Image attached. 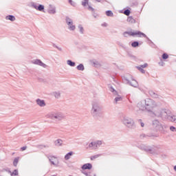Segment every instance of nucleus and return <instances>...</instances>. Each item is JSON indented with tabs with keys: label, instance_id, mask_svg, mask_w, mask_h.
Instances as JSON below:
<instances>
[{
	"label": "nucleus",
	"instance_id": "1",
	"mask_svg": "<svg viewBox=\"0 0 176 176\" xmlns=\"http://www.w3.org/2000/svg\"><path fill=\"white\" fill-rule=\"evenodd\" d=\"M91 115L93 118H101L102 116V111L101 106L97 102L92 103V108L91 109Z\"/></svg>",
	"mask_w": 176,
	"mask_h": 176
},
{
	"label": "nucleus",
	"instance_id": "2",
	"mask_svg": "<svg viewBox=\"0 0 176 176\" xmlns=\"http://www.w3.org/2000/svg\"><path fill=\"white\" fill-rule=\"evenodd\" d=\"M47 118L52 120H55V122H61L65 119V115L61 111H52L47 114Z\"/></svg>",
	"mask_w": 176,
	"mask_h": 176
},
{
	"label": "nucleus",
	"instance_id": "3",
	"mask_svg": "<svg viewBox=\"0 0 176 176\" xmlns=\"http://www.w3.org/2000/svg\"><path fill=\"white\" fill-rule=\"evenodd\" d=\"M157 118H162V119H168L171 115V111L168 109H162L154 112Z\"/></svg>",
	"mask_w": 176,
	"mask_h": 176
},
{
	"label": "nucleus",
	"instance_id": "4",
	"mask_svg": "<svg viewBox=\"0 0 176 176\" xmlns=\"http://www.w3.org/2000/svg\"><path fill=\"white\" fill-rule=\"evenodd\" d=\"M123 125L126 126L128 129H135V122L133 118L124 116L121 120Z\"/></svg>",
	"mask_w": 176,
	"mask_h": 176
},
{
	"label": "nucleus",
	"instance_id": "5",
	"mask_svg": "<svg viewBox=\"0 0 176 176\" xmlns=\"http://www.w3.org/2000/svg\"><path fill=\"white\" fill-rule=\"evenodd\" d=\"M144 104L146 106V111L147 112H153V109L157 107L156 102L151 98H146L144 100Z\"/></svg>",
	"mask_w": 176,
	"mask_h": 176
},
{
	"label": "nucleus",
	"instance_id": "6",
	"mask_svg": "<svg viewBox=\"0 0 176 176\" xmlns=\"http://www.w3.org/2000/svg\"><path fill=\"white\" fill-rule=\"evenodd\" d=\"M138 148L139 149H141V151H144V152H147L148 153H151V155H155L156 153V151L153 149L154 148H157L159 149L158 146H153V147H151V146H146L144 144H139L138 146Z\"/></svg>",
	"mask_w": 176,
	"mask_h": 176
},
{
	"label": "nucleus",
	"instance_id": "7",
	"mask_svg": "<svg viewBox=\"0 0 176 176\" xmlns=\"http://www.w3.org/2000/svg\"><path fill=\"white\" fill-rule=\"evenodd\" d=\"M123 35H124V36L125 38H127L129 36H135V35H138V36L140 38H141V35H142V36L144 38H146L148 39V38L146 36V34L141 32L140 31H137V32H124Z\"/></svg>",
	"mask_w": 176,
	"mask_h": 176
},
{
	"label": "nucleus",
	"instance_id": "8",
	"mask_svg": "<svg viewBox=\"0 0 176 176\" xmlns=\"http://www.w3.org/2000/svg\"><path fill=\"white\" fill-rule=\"evenodd\" d=\"M131 79L132 82L130 81V80H129L127 77H122V80L124 83H125L126 85H129V86H132V87H138V82H137V80L133 78V77H131Z\"/></svg>",
	"mask_w": 176,
	"mask_h": 176
},
{
	"label": "nucleus",
	"instance_id": "9",
	"mask_svg": "<svg viewBox=\"0 0 176 176\" xmlns=\"http://www.w3.org/2000/svg\"><path fill=\"white\" fill-rule=\"evenodd\" d=\"M66 24L68 25L69 31H75L76 27L74 25V21L69 16L65 17Z\"/></svg>",
	"mask_w": 176,
	"mask_h": 176
},
{
	"label": "nucleus",
	"instance_id": "10",
	"mask_svg": "<svg viewBox=\"0 0 176 176\" xmlns=\"http://www.w3.org/2000/svg\"><path fill=\"white\" fill-rule=\"evenodd\" d=\"M30 8H33V9H36V10H38L39 12H43L45 10V6L42 4L38 6V3L35 2L30 3Z\"/></svg>",
	"mask_w": 176,
	"mask_h": 176
},
{
	"label": "nucleus",
	"instance_id": "11",
	"mask_svg": "<svg viewBox=\"0 0 176 176\" xmlns=\"http://www.w3.org/2000/svg\"><path fill=\"white\" fill-rule=\"evenodd\" d=\"M153 127L154 129H156V130H159L160 131H163L164 126L162 125L160 121L158 120H154L152 122Z\"/></svg>",
	"mask_w": 176,
	"mask_h": 176
},
{
	"label": "nucleus",
	"instance_id": "12",
	"mask_svg": "<svg viewBox=\"0 0 176 176\" xmlns=\"http://www.w3.org/2000/svg\"><path fill=\"white\" fill-rule=\"evenodd\" d=\"M100 145H102V142L101 140H98L96 142L89 143L87 148H90L91 149H97Z\"/></svg>",
	"mask_w": 176,
	"mask_h": 176
},
{
	"label": "nucleus",
	"instance_id": "13",
	"mask_svg": "<svg viewBox=\"0 0 176 176\" xmlns=\"http://www.w3.org/2000/svg\"><path fill=\"white\" fill-rule=\"evenodd\" d=\"M32 64L39 65L40 67H43V68H47V65L43 63L41 59H35L32 60Z\"/></svg>",
	"mask_w": 176,
	"mask_h": 176
},
{
	"label": "nucleus",
	"instance_id": "14",
	"mask_svg": "<svg viewBox=\"0 0 176 176\" xmlns=\"http://www.w3.org/2000/svg\"><path fill=\"white\" fill-rule=\"evenodd\" d=\"M36 102L37 105H38V107H41V108H43V107H46V102H45V100L40 98L36 99Z\"/></svg>",
	"mask_w": 176,
	"mask_h": 176
},
{
	"label": "nucleus",
	"instance_id": "15",
	"mask_svg": "<svg viewBox=\"0 0 176 176\" xmlns=\"http://www.w3.org/2000/svg\"><path fill=\"white\" fill-rule=\"evenodd\" d=\"M145 100L143 101H140L138 103V108H139V109L140 111H145L146 109V106H145Z\"/></svg>",
	"mask_w": 176,
	"mask_h": 176
},
{
	"label": "nucleus",
	"instance_id": "16",
	"mask_svg": "<svg viewBox=\"0 0 176 176\" xmlns=\"http://www.w3.org/2000/svg\"><path fill=\"white\" fill-rule=\"evenodd\" d=\"M148 94L152 97V98H160V96L152 90L148 91Z\"/></svg>",
	"mask_w": 176,
	"mask_h": 176
},
{
	"label": "nucleus",
	"instance_id": "17",
	"mask_svg": "<svg viewBox=\"0 0 176 176\" xmlns=\"http://www.w3.org/2000/svg\"><path fill=\"white\" fill-rule=\"evenodd\" d=\"M82 170H91L93 168V165L90 163L85 164L82 167Z\"/></svg>",
	"mask_w": 176,
	"mask_h": 176
},
{
	"label": "nucleus",
	"instance_id": "18",
	"mask_svg": "<svg viewBox=\"0 0 176 176\" xmlns=\"http://www.w3.org/2000/svg\"><path fill=\"white\" fill-rule=\"evenodd\" d=\"M47 12L49 14H56V7H53V6L50 5Z\"/></svg>",
	"mask_w": 176,
	"mask_h": 176
},
{
	"label": "nucleus",
	"instance_id": "19",
	"mask_svg": "<svg viewBox=\"0 0 176 176\" xmlns=\"http://www.w3.org/2000/svg\"><path fill=\"white\" fill-rule=\"evenodd\" d=\"M109 90L113 94V96H119V94H118V91H116V89H114L113 87H109Z\"/></svg>",
	"mask_w": 176,
	"mask_h": 176
},
{
	"label": "nucleus",
	"instance_id": "20",
	"mask_svg": "<svg viewBox=\"0 0 176 176\" xmlns=\"http://www.w3.org/2000/svg\"><path fill=\"white\" fill-rule=\"evenodd\" d=\"M123 98H122V96L120 95H118L117 97L115 98L114 99V102L115 104H118V102H120L121 101H122Z\"/></svg>",
	"mask_w": 176,
	"mask_h": 176
},
{
	"label": "nucleus",
	"instance_id": "21",
	"mask_svg": "<svg viewBox=\"0 0 176 176\" xmlns=\"http://www.w3.org/2000/svg\"><path fill=\"white\" fill-rule=\"evenodd\" d=\"M126 21L128 23H130V24H134L135 23V19H134V18H133V16H129L126 19Z\"/></svg>",
	"mask_w": 176,
	"mask_h": 176
},
{
	"label": "nucleus",
	"instance_id": "22",
	"mask_svg": "<svg viewBox=\"0 0 176 176\" xmlns=\"http://www.w3.org/2000/svg\"><path fill=\"white\" fill-rule=\"evenodd\" d=\"M72 155H74V152H72V151H70V152L67 153L65 155V160H69V159H71V156H72Z\"/></svg>",
	"mask_w": 176,
	"mask_h": 176
},
{
	"label": "nucleus",
	"instance_id": "23",
	"mask_svg": "<svg viewBox=\"0 0 176 176\" xmlns=\"http://www.w3.org/2000/svg\"><path fill=\"white\" fill-rule=\"evenodd\" d=\"M56 146H61L63 145V140L61 139H58L54 142Z\"/></svg>",
	"mask_w": 176,
	"mask_h": 176
},
{
	"label": "nucleus",
	"instance_id": "24",
	"mask_svg": "<svg viewBox=\"0 0 176 176\" xmlns=\"http://www.w3.org/2000/svg\"><path fill=\"white\" fill-rule=\"evenodd\" d=\"M6 20H10V21H14L16 20V17L13 15H8L6 16Z\"/></svg>",
	"mask_w": 176,
	"mask_h": 176
},
{
	"label": "nucleus",
	"instance_id": "25",
	"mask_svg": "<svg viewBox=\"0 0 176 176\" xmlns=\"http://www.w3.org/2000/svg\"><path fill=\"white\" fill-rule=\"evenodd\" d=\"M168 119L173 123H176V116H169V118Z\"/></svg>",
	"mask_w": 176,
	"mask_h": 176
},
{
	"label": "nucleus",
	"instance_id": "26",
	"mask_svg": "<svg viewBox=\"0 0 176 176\" xmlns=\"http://www.w3.org/2000/svg\"><path fill=\"white\" fill-rule=\"evenodd\" d=\"M67 65H69V67H75V65H76V63H75L74 61H72L71 60H67Z\"/></svg>",
	"mask_w": 176,
	"mask_h": 176
},
{
	"label": "nucleus",
	"instance_id": "27",
	"mask_svg": "<svg viewBox=\"0 0 176 176\" xmlns=\"http://www.w3.org/2000/svg\"><path fill=\"white\" fill-rule=\"evenodd\" d=\"M78 71H85V65L83 64L80 63L76 67Z\"/></svg>",
	"mask_w": 176,
	"mask_h": 176
},
{
	"label": "nucleus",
	"instance_id": "28",
	"mask_svg": "<svg viewBox=\"0 0 176 176\" xmlns=\"http://www.w3.org/2000/svg\"><path fill=\"white\" fill-rule=\"evenodd\" d=\"M100 156H102V154H98V155H92L90 157V160H94L96 159H98V157H100Z\"/></svg>",
	"mask_w": 176,
	"mask_h": 176
},
{
	"label": "nucleus",
	"instance_id": "29",
	"mask_svg": "<svg viewBox=\"0 0 176 176\" xmlns=\"http://www.w3.org/2000/svg\"><path fill=\"white\" fill-rule=\"evenodd\" d=\"M38 149H43V148H48L49 146L45 144H38L36 146Z\"/></svg>",
	"mask_w": 176,
	"mask_h": 176
},
{
	"label": "nucleus",
	"instance_id": "30",
	"mask_svg": "<svg viewBox=\"0 0 176 176\" xmlns=\"http://www.w3.org/2000/svg\"><path fill=\"white\" fill-rule=\"evenodd\" d=\"M106 16L108 17H113V12H112L111 10L106 11Z\"/></svg>",
	"mask_w": 176,
	"mask_h": 176
},
{
	"label": "nucleus",
	"instance_id": "31",
	"mask_svg": "<svg viewBox=\"0 0 176 176\" xmlns=\"http://www.w3.org/2000/svg\"><path fill=\"white\" fill-rule=\"evenodd\" d=\"M131 46L132 47H138V46H140V43L138 41H133L131 43Z\"/></svg>",
	"mask_w": 176,
	"mask_h": 176
},
{
	"label": "nucleus",
	"instance_id": "32",
	"mask_svg": "<svg viewBox=\"0 0 176 176\" xmlns=\"http://www.w3.org/2000/svg\"><path fill=\"white\" fill-rule=\"evenodd\" d=\"M148 137H152V136L146 135L145 133H142L140 135V138H141V140H144V138H148Z\"/></svg>",
	"mask_w": 176,
	"mask_h": 176
},
{
	"label": "nucleus",
	"instance_id": "33",
	"mask_svg": "<svg viewBox=\"0 0 176 176\" xmlns=\"http://www.w3.org/2000/svg\"><path fill=\"white\" fill-rule=\"evenodd\" d=\"M78 27L80 30V34H85V29L83 28V26H82V25H78Z\"/></svg>",
	"mask_w": 176,
	"mask_h": 176
},
{
	"label": "nucleus",
	"instance_id": "34",
	"mask_svg": "<svg viewBox=\"0 0 176 176\" xmlns=\"http://www.w3.org/2000/svg\"><path fill=\"white\" fill-rule=\"evenodd\" d=\"M19 163V157H16L14 160L13 164L14 167H17V164Z\"/></svg>",
	"mask_w": 176,
	"mask_h": 176
},
{
	"label": "nucleus",
	"instance_id": "35",
	"mask_svg": "<svg viewBox=\"0 0 176 176\" xmlns=\"http://www.w3.org/2000/svg\"><path fill=\"white\" fill-rule=\"evenodd\" d=\"M138 123H139V124H140L141 127L145 126V124L142 122V120H141V119L138 120Z\"/></svg>",
	"mask_w": 176,
	"mask_h": 176
},
{
	"label": "nucleus",
	"instance_id": "36",
	"mask_svg": "<svg viewBox=\"0 0 176 176\" xmlns=\"http://www.w3.org/2000/svg\"><path fill=\"white\" fill-rule=\"evenodd\" d=\"M52 46H53V47H56V49H58V50H59V52H63V48L59 47L55 43H53Z\"/></svg>",
	"mask_w": 176,
	"mask_h": 176
},
{
	"label": "nucleus",
	"instance_id": "37",
	"mask_svg": "<svg viewBox=\"0 0 176 176\" xmlns=\"http://www.w3.org/2000/svg\"><path fill=\"white\" fill-rule=\"evenodd\" d=\"M130 10L129 9H126L124 11V14H125L126 16H130Z\"/></svg>",
	"mask_w": 176,
	"mask_h": 176
},
{
	"label": "nucleus",
	"instance_id": "38",
	"mask_svg": "<svg viewBox=\"0 0 176 176\" xmlns=\"http://www.w3.org/2000/svg\"><path fill=\"white\" fill-rule=\"evenodd\" d=\"M13 175H19V170H17L16 169L14 170V171L11 173V176Z\"/></svg>",
	"mask_w": 176,
	"mask_h": 176
},
{
	"label": "nucleus",
	"instance_id": "39",
	"mask_svg": "<svg viewBox=\"0 0 176 176\" xmlns=\"http://www.w3.org/2000/svg\"><path fill=\"white\" fill-rule=\"evenodd\" d=\"M162 58H163V60H167V58H168V54L164 53L162 54Z\"/></svg>",
	"mask_w": 176,
	"mask_h": 176
},
{
	"label": "nucleus",
	"instance_id": "40",
	"mask_svg": "<svg viewBox=\"0 0 176 176\" xmlns=\"http://www.w3.org/2000/svg\"><path fill=\"white\" fill-rule=\"evenodd\" d=\"M85 1H82V6H86L87 5H89V0H84Z\"/></svg>",
	"mask_w": 176,
	"mask_h": 176
},
{
	"label": "nucleus",
	"instance_id": "41",
	"mask_svg": "<svg viewBox=\"0 0 176 176\" xmlns=\"http://www.w3.org/2000/svg\"><path fill=\"white\" fill-rule=\"evenodd\" d=\"M137 68L139 71H140V72H142V74H145V70H144V69H142V67L138 66Z\"/></svg>",
	"mask_w": 176,
	"mask_h": 176
},
{
	"label": "nucleus",
	"instance_id": "42",
	"mask_svg": "<svg viewBox=\"0 0 176 176\" xmlns=\"http://www.w3.org/2000/svg\"><path fill=\"white\" fill-rule=\"evenodd\" d=\"M54 96H55L56 98H60V92H55Z\"/></svg>",
	"mask_w": 176,
	"mask_h": 176
},
{
	"label": "nucleus",
	"instance_id": "43",
	"mask_svg": "<svg viewBox=\"0 0 176 176\" xmlns=\"http://www.w3.org/2000/svg\"><path fill=\"white\" fill-rule=\"evenodd\" d=\"M138 67H141V68L144 69V68H146V67H148V63H144V65H141L140 66Z\"/></svg>",
	"mask_w": 176,
	"mask_h": 176
},
{
	"label": "nucleus",
	"instance_id": "44",
	"mask_svg": "<svg viewBox=\"0 0 176 176\" xmlns=\"http://www.w3.org/2000/svg\"><path fill=\"white\" fill-rule=\"evenodd\" d=\"M69 3H70V5H72V6H75L76 5V3H75V2L72 1V0H69Z\"/></svg>",
	"mask_w": 176,
	"mask_h": 176
},
{
	"label": "nucleus",
	"instance_id": "45",
	"mask_svg": "<svg viewBox=\"0 0 176 176\" xmlns=\"http://www.w3.org/2000/svg\"><path fill=\"white\" fill-rule=\"evenodd\" d=\"M88 10H89L90 12H94V9L91 6H88Z\"/></svg>",
	"mask_w": 176,
	"mask_h": 176
},
{
	"label": "nucleus",
	"instance_id": "46",
	"mask_svg": "<svg viewBox=\"0 0 176 176\" xmlns=\"http://www.w3.org/2000/svg\"><path fill=\"white\" fill-rule=\"evenodd\" d=\"M49 161L50 162L51 164L53 166H56V163L52 161V158H49Z\"/></svg>",
	"mask_w": 176,
	"mask_h": 176
},
{
	"label": "nucleus",
	"instance_id": "47",
	"mask_svg": "<svg viewBox=\"0 0 176 176\" xmlns=\"http://www.w3.org/2000/svg\"><path fill=\"white\" fill-rule=\"evenodd\" d=\"M170 131H174L175 130V126H170Z\"/></svg>",
	"mask_w": 176,
	"mask_h": 176
},
{
	"label": "nucleus",
	"instance_id": "48",
	"mask_svg": "<svg viewBox=\"0 0 176 176\" xmlns=\"http://www.w3.org/2000/svg\"><path fill=\"white\" fill-rule=\"evenodd\" d=\"M25 149H27V146H23V147H21V151H25Z\"/></svg>",
	"mask_w": 176,
	"mask_h": 176
},
{
	"label": "nucleus",
	"instance_id": "49",
	"mask_svg": "<svg viewBox=\"0 0 176 176\" xmlns=\"http://www.w3.org/2000/svg\"><path fill=\"white\" fill-rule=\"evenodd\" d=\"M102 27H108V23H102Z\"/></svg>",
	"mask_w": 176,
	"mask_h": 176
},
{
	"label": "nucleus",
	"instance_id": "50",
	"mask_svg": "<svg viewBox=\"0 0 176 176\" xmlns=\"http://www.w3.org/2000/svg\"><path fill=\"white\" fill-rule=\"evenodd\" d=\"M5 171H8V173L10 174V175H12V171H10V170L6 169Z\"/></svg>",
	"mask_w": 176,
	"mask_h": 176
},
{
	"label": "nucleus",
	"instance_id": "51",
	"mask_svg": "<svg viewBox=\"0 0 176 176\" xmlns=\"http://www.w3.org/2000/svg\"><path fill=\"white\" fill-rule=\"evenodd\" d=\"M162 127H164V129H162V131H163V130L167 129V126H166V125H162Z\"/></svg>",
	"mask_w": 176,
	"mask_h": 176
},
{
	"label": "nucleus",
	"instance_id": "52",
	"mask_svg": "<svg viewBox=\"0 0 176 176\" xmlns=\"http://www.w3.org/2000/svg\"><path fill=\"white\" fill-rule=\"evenodd\" d=\"M53 158H54V157H53V156L48 157V159H51V162H53Z\"/></svg>",
	"mask_w": 176,
	"mask_h": 176
},
{
	"label": "nucleus",
	"instance_id": "53",
	"mask_svg": "<svg viewBox=\"0 0 176 176\" xmlns=\"http://www.w3.org/2000/svg\"><path fill=\"white\" fill-rule=\"evenodd\" d=\"M84 174L86 176H90V173H84Z\"/></svg>",
	"mask_w": 176,
	"mask_h": 176
},
{
	"label": "nucleus",
	"instance_id": "54",
	"mask_svg": "<svg viewBox=\"0 0 176 176\" xmlns=\"http://www.w3.org/2000/svg\"><path fill=\"white\" fill-rule=\"evenodd\" d=\"M94 65H98V62L95 61V62H94Z\"/></svg>",
	"mask_w": 176,
	"mask_h": 176
},
{
	"label": "nucleus",
	"instance_id": "55",
	"mask_svg": "<svg viewBox=\"0 0 176 176\" xmlns=\"http://www.w3.org/2000/svg\"><path fill=\"white\" fill-rule=\"evenodd\" d=\"M119 45H120L122 47H124V46L123 45V43H118Z\"/></svg>",
	"mask_w": 176,
	"mask_h": 176
},
{
	"label": "nucleus",
	"instance_id": "56",
	"mask_svg": "<svg viewBox=\"0 0 176 176\" xmlns=\"http://www.w3.org/2000/svg\"><path fill=\"white\" fill-rule=\"evenodd\" d=\"M96 2H101V0H96Z\"/></svg>",
	"mask_w": 176,
	"mask_h": 176
},
{
	"label": "nucleus",
	"instance_id": "57",
	"mask_svg": "<svg viewBox=\"0 0 176 176\" xmlns=\"http://www.w3.org/2000/svg\"><path fill=\"white\" fill-rule=\"evenodd\" d=\"M113 82H116V80H115V78H113Z\"/></svg>",
	"mask_w": 176,
	"mask_h": 176
},
{
	"label": "nucleus",
	"instance_id": "58",
	"mask_svg": "<svg viewBox=\"0 0 176 176\" xmlns=\"http://www.w3.org/2000/svg\"><path fill=\"white\" fill-rule=\"evenodd\" d=\"M161 65H163V63H161Z\"/></svg>",
	"mask_w": 176,
	"mask_h": 176
},
{
	"label": "nucleus",
	"instance_id": "59",
	"mask_svg": "<svg viewBox=\"0 0 176 176\" xmlns=\"http://www.w3.org/2000/svg\"><path fill=\"white\" fill-rule=\"evenodd\" d=\"M161 65H163V63H161Z\"/></svg>",
	"mask_w": 176,
	"mask_h": 176
},
{
	"label": "nucleus",
	"instance_id": "60",
	"mask_svg": "<svg viewBox=\"0 0 176 176\" xmlns=\"http://www.w3.org/2000/svg\"><path fill=\"white\" fill-rule=\"evenodd\" d=\"M94 176H96V175H94Z\"/></svg>",
	"mask_w": 176,
	"mask_h": 176
}]
</instances>
